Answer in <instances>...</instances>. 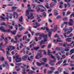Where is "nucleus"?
Wrapping results in <instances>:
<instances>
[{
	"instance_id": "nucleus-1",
	"label": "nucleus",
	"mask_w": 74,
	"mask_h": 74,
	"mask_svg": "<svg viewBox=\"0 0 74 74\" xmlns=\"http://www.w3.org/2000/svg\"><path fill=\"white\" fill-rule=\"evenodd\" d=\"M19 55L13 57V59L16 58L15 61L16 62H20L22 60L21 58L19 57Z\"/></svg>"
},
{
	"instance_id": "nucleus-2",
	"label": "nucleus",
	"mask_w": 74,
	"mask_h": 74,
	"mask_svg": "<svg viewBox=\"0 0 74 74\" xmlns=\"http://www.w3.org/2000/svg\"><path fill=\"white\" fill-rule=\"evenodd\" d=\"M45 38H44V40L41 41L40 43V45H41L42 44H44L46 41H47V34L44 35Z\"/></svg>"
},
{
	"instance_id": "nucleus-3",
	"label": "nucleus",
	"mask_w": 74,
	"mask_h": 74,
	"mask_svg": "<svg viewBox=\"0 0 74 74\" xmlns=\"http://www.w3.org/2000/svg\"><path fill=\"white\" fill-rule=\"evenodd\" d=\"M28 10H27L26 12V16H27L29 15V12L31 11V12H34V11L33 10H29L31 9V7H29L28 8Z\"/></svg>"
},
{
	"instance_id": "nucleus-4",
	"label": "nucleus",
	"mask_w": 74,
	"mask_h": 74,
	"mask_svg": "<svg viewBox=\"0 0 74 74\" xmlns=\"http://www.w3.org/2000/svg\"><path fill=\"white\" fill-rule=\"evenodd\" d=\"M14 49L15 47H14L9 46V47H8V48H6V49L8 50V51H10H10H12L13 49Z\"/></svg>"
},
{
	"instance_id": "nucleus-5",
	"label": "nucleus",
	"mask_w": 74,
	"mask_h": 74,
	"mask_svg": "<svg viewBox=\"0 0 74 74\" xmlns=\"http://www.w3.org/2000/svg\"><path fill=\"white\" fill-rule=\"evenodd\" d=\"M51 51L50 50H48L47 55H49V56H50L51 58H52V59H54V58H55V56H53V55H52V54H51Z\"/></svg>"
},
{
	"instance_id": "nucleus-6",
	"label": "nucleus",
	"mask_w": 74,
	"mask_h": 74,
	"mask_svg": "<svg viewBox=\"0 0 74 74\" xmlns=\"http://www.w3.org/2000/svg\"><path fill=\"white\" fill-rule=\"evenodd\" d=\"M21 35H17L15 37V41H14V43H18V42H19V41L18 40H17V37H21Z\"/></svg>"
},
{
	"instance_id": "nucleus-7",
	"label": "nucleus",
	"mask_w": 74,
	"mask_h": 74,
	"mask_svg": "<svg viewBox=\"0 0 74 74\" xmlns=\"http://www.w3.org/2000/svg\"><path fill=\"white\" fill-rule=\"evenodd\" d=\"M36 64L38 66H41L42 65H44L45 64V62H42L41 63H40L38 62H36Z\"/></svg>"
},
{
	"instance_id": "nucleus-8",
	"label": "nucleus",
	"mask_w": 74,
	"mask_h": 74,
	"mask_svg": "<svg viewBox=\"0 0 74 74\" xmlns=\"http://www.w3.org/2000/svg\"><path fill=\"white\" fill-rule=\"evenodd\" d=\"M73 23H74V21L73 19H71L70 20V22L69 23V24L70 26H72L73 25Z\"/></svg>"
},
{
	"instance_id": "nucleus-9",
	"label": "nucleus",
	"mask_w": 74,
	"mask_h": 74,
	"mask_svg": "<svg viewBox=\"0 0 74 74\" xmlns=\"http://www.w3.org/2000/svg\"><path fill=\"white\" fill-rule=\"evenodd\" d=\"M38 56H40V58H41V57L42 56V54H41L38 53L37 54L36 56L35 57L36 59H39V58L38 57Z\"/></svg>"
},
{
	"instance_id": "nucleus-10",
	"label": "nucleus",
	"mask_w": 74,
	"mask_h": 74,
	"mask_svg": "<svg viewBox=\"0 0 74 74\" xmlns=\"http://www.w3.org/2000/svg\"><path fill=\"white\" fill-rule=\"evenodd\" d=\"M15 15H16V19L17 18H18V13H17L14 12H13V16L14 18H15Z\"/></svg>"
},
{
	"instance_id": "nucleus-11",
	"label": "nucleus",
	"mask_w": 74,
	"mask_h": 74,
	"mask_svg": "<svg viewBox=\"0 0 74 74\" xmlns=\"http://www.w3.org/2000/svg\"><path fill=\"white\" fill-rule=\"evenodd\" d=\"M0 30H1L3 32H7V30L4 29V27L3 26L0 27Z\"/></svg>"
},
{
	"instance_id": "nucleus-12",
	"label": "nucleus",
	"mask_w": 74,
	"mask_h": 74,
	"mask_svg": "<svg viewBox=\"0 0 74 74\" xmlns=\"http://www.w3.org/2000/svg\"><path fill=\"white\" fill-rule=\"evenodd\" d=\"M68 30L70 31H68L66 33L67 34H70V33H71V32H72L73 30V28L71 27H70L69 29Z\"/></svg>"
},
{
	"instance_id": "nucleus-13",
	"label": "nucleus",
	"mask_w": 74,
	"mask_h": 74,
	"mask_svg": "<svg viewBox=\"0 0 74 74\" xmlns=\"http://www.w3.org/2000/svg\"><path fill=\"white\" fill-rule=\"evenodd\" d=\"M31 16H28V19H29L30 18H31L32 17V18H31V19H33V18H34V16H33V14L31 13Z\"/></svg>"
},
{
	"instance_id": "nucleus-14",
	"label": "nucleus",
	"mask_w": 74,
	"mask_h": 74,
	"mask_svg": "<svg viewBox=\"0 0 74 74\" xmlns=\"http://www.w3.org/2000/svg\"><path fill=\"white\" fill-rule=\"evenodd\" d=\"M28 57V56H27V55H25L24 56H23V60L24 61L25 60V59H27V58Z\"/></svg>"
},
{
	"instance_id": "nucleus-15",
	"label": "nucleus",
	"mask_w": 74,
	"mask_h": 74,
	"mask_svg": "<svg viewBox=\"0 0 74 74\" xmlns=\"http://www.w3.org/2000/svg\"><path fill=\"white\" fill-rule=\"evenodd\" d=\"M5 65H6V68L7 69H9V65H8V63H7V61H5Z\"/></svg>"
},
{
	"instance_id": "nucleus-16",
	"label": "nucleus",
	"mask_w": 74,
	"mask_h": 74,
	"mask_svg": "<svg viewBox=\"0 0 74 74\" xmlns=\"http://www.w3.org/2000/svg\"><path fill=\"white\" fill-rule=\"evenodd\" d=\"M71 38H69L66 39V41H67L68 42H71Z\"/></svg>"
},
{
	"instance_id": "nucleus-17",
	"label": "nucleus",
	"mask_w": 74,
	"mask_h": 74,
	"mask_svg": "<svg viewBox=\"0 0 74 74\" xmlns=\"http://www.w3.org/2000/svg\"><path fill=\"white\" fill-rule=\"evenodd\" d=\"M55 55L56 56V57L58 59V60H59L60 59V56H59L58 53H56V54Z\"/></svg>"
},
{
	"instance_id": "nucleus-18",
	"label": "nucleus",
	"mask_w": 74,
	"mask_h": 74,
	"mask_svg": "<svg viewBox=\"0 0 74 74\" xmlns=\"http://www.w3.org/2000/svg\"><path fill=\"white\" fill-rule=\"evenodd\" d=\"M63 62V60H61L60 61L58 62H57L56 64V65H58L59 64H60L61 63H62V62Z\"/></svg>"
},
{
	"instance_id": "nucleus-19",
	"label": "nucleus",
	"mask_w": 74,
	"mask_h": 74,
	"mask_svg": "<svg viewBox=\"0 0 74 74\" xmlns=\"http://www.w3.org/2000/svg\"><path fill=\"white\" fill-rule=\"evenodd\" d=\"M69 48L70 47H67V48H66V47L65 49H64V51H65V52H69V51H70V49L68 48Z\"/></svg>"
},
{
	"instance_id": "nucleus-20",
	"label": "nucleus",
	"mask_w": 74,
	"mask_h": 74,
	"mask_svg": "<svg viewBox=\"0 0 74 74\" xmlns=\"http://www.w3.org/2000/svg\"><path fill=\"white\" fill-rule=\"evenodd\" d=\"M70 53H71L70 54V55H72V54H73V53H74V49H72L70 51Z\"/></svg>"
},
{
	"instance_id": "nucleus-21",
	"label": "nucleus",
	"mask_w": 74,
	"mask_h": 74,
	"mask_svg": "<svg viewBox=\"0 0 74 74\" xmlns=\"http://www.w3.org/2000/svg\"><path fill=\"white\" fill-rule=\"evenodd\" d=\"M54 62V61L52 60H50V63H49L50 64H51V66H54V63H53L52 64H51V63H52V62Z\"/></svg>"
},
{
	"instance_id": "nucleus-22",
	"label": "nucleus",
	"mask_w": 74,
	"mask_h": 74,
	"mask_svg": "<svg viewBox=\"0 0 74 74\" xmlns=\"http://www.w3.org/2000/svg\"><path fill=\"white\" fill-rule=\"evenodd\" d=\"M52 32L51 31H49V32L48 36L49 37H51V35H52Z\"/></svg>"
},
{
	"instance_id": "nucleus-23",
	"label": "nucleus",
	"mask_w": 74,
	"mask_h": 74,
	"mask_svg": "<svg viewBox=\"0 0 74 74\" xmlns=\"http://www.w3.org/2000/svg\"><path fill=\"white\" fill-rule=\"evenodd\" d=\"M57 29H58V26H56L54 28L53 31L55 32L57 30Z\"/></svg>"
},
{
	"instance_id": "nucleus-24",
	"label": "nucleus",
	"mask_w": 74,
	"mask_h": 74,
	"mask_svg": "<svg viewBox=\"0 0 74 74\" xmlns=\"http://www.w3.org/2000/svg\"><path fill=\"white\" fill-rule=\"evenodd\" d=\"M57 29H58V26H56L54 28L53 31L55 32L57 30Z\"/></svg>"
},
{
	"instance_id": "nucleus-25",
	"label": "nucleus",
	"mask_w": 74,
	"mask_h": 74,
	"mask_svg": "<svg viewBox=\"0 0 74 74\" xmlns=\"http://www.w3.org/2000/svg\"><path fill=\"white\" fill-rule=\"evenodd\" d=\"M63 69L62 68H60V67H59L58 69V71H59L60 73H62V70Z\"/></svg>"
},
{
	"instance_id": "nucleus-26",
	"label": "nucleus",
	"mask_w": 74,
	"mask_h": 74,
	"mask_svg": "<svg viewBox=\"0 0 74 74\" xmlns=\"http://www.w3.org/2000/svg\"><path fill=\"white\" fill-rule=\"evenodd\" d=\"M56 5V4L53 3H51L50 4V7H53V6H54V5Z\"/></svg>"
},
{
	"instance_id": "nucleus-27",
	"label": "nucleus",
	"mask_w": 74,
	"mask_h": 74,
	"mask_svg": "<svg viewBox=\"0 0 74 74\" xmlns=\"http://www.w3.org/2000/svg\"><path fill=\"white\" fill-rule=\"evenodd\" d=\"M62 47H56V50H58V51H60V49H63Z\"/></svg>"
},
{
	"instance_id": "nucleus-28",
	"label": "nucleus",
	"mask_w": 74,
	"mask_h": 74,
	"mask_svg": "<svg viewBox=\"0 0 74 74\" xmlns=\"http://www.w3.org/2000/svg\"><path fill=\"white\" fill-rule=\"evenodd\" d=\"M23 19V17H22V16H21L20 18H19L18 21H19L20 22H22Z\"/></svg>"
},
{
	"instance_id": "nucleus-29",
	"label": "nucleus",
	"mask_w": 74,
	"mask_h": 74,
	"mask_svg": "<svg viewBox=\"0 0 74 74\" xmlns=\"http://www.w3.org/2000/svg\"><path fill=\"white\" fill-rule=\"evenodd\" d=\"M23 74H26V72H25V69L24 68L23 69Z\"/></svg>"
},
{
	"instance_id": "nucleus-30",
	"label": "nucleus",
	"mask_w": 74,
	"mask_h": 74,
	"mask_svg": "<svg viewBox=\"0 0 74 74\" xmlns=\"http://www.w3.org/2000/svg\"><path fill=\"white\" fill-rule=\"evenodd\" d=\"M46 28V31H47V32H49V29H48V27H44V28L43 29V30H45V29Z\"/></svg>"
},
{
	"instance_id": "nucleus-31",
	"label": "nucleus",
	"mask_w": 74,
	"mask_h": 74,
	"mask_svg": "<svg viewBox=\"0 0 74 74\" xmlns=\"http://www.w3.org/2000/svg\"><path fill=\"white\" fill-rule=\"evenodd\" d=\"M35 9H36V11L37 12H39L40 10V9L39 8H35Z\"/></svg>"
},
{
	"instance_id": "nucleus-32",
	"label": "nucleus",
	"mask_w": 74,
	"mask_h": 74,
	"mask_svg": "<svg viewBox=\"0 0 74 74\" xmlns=\"http://www.w3.org/2000/svg\"><path fill=\"white\" fill-rule=\"evenodd\" d=\"M38 6L39 7H42V8H44L45 10H46V9H45V8L44 6L43 5H38Z\"/></svg>"
},
{
	"instance_id": "nucleus-33",
	"label": "nucleus",
	"mask_w": 74,
	"mask_h": 74,
	"mask_svg": "<svg viewBox=\"0 0 74 74\" xmlns=\"http://www.w3.org/2000/svg\"><path fill=\"white\" fill-rule=\"evenodd\" d=\"M60 40L58 39V38L57 39V42H62V40H61V39L59 38Z\"/></svg>"
},
{
	"instance_id": "nucleus-34",
	"label": "nucleus",
	"mask_w": 74,
	"mask_h": 74,
	"mask_svg": "<svg viewBox=\"0 0 74 74\" xmlns=\"http://www.w3.org/2000/svg\"><path fill=\"white\" fill-rule=\"evenodd\" d=\"M42 61H43V62H46L47 61V58H42Z\"/></svg>"
},
{
	"instance_id": "nucleus-35",
	"label": "nucleus",
	"mask_w": 74,
	"mask_h": 74,
	"mask_svg": "<svg viewBox=\"0 0 74 74\" xmlns=\"http://www.w3.org/2000/svg\"><path fill=\"white\" fill-rule=\"evenodd\" d=\"M73 42H74L73 41L70 44H67V46H68V47H69L70 46H71V44H73Z\"/></svg>"
},
{
	"instance_id": "nucleus-36",
	"label": "nucleus",
	"mask_w": 74,
	"mask_h": 74,
	"mask_svg": "<svg viewBox=\"0 0 74 74\" xmlns=\"http://www.w3.org/2000/svg\"><path fill=\"white\" fill-rule=\"evenodd\" d=\"M16 30H14L13 31H12V34H15L16 33Z\"/></svg>"
},
{
	"instance_id": "nucleus-37",
	"label": "nucleus",
	"mask_w": 74,
	"mask_h": 74,
	"mask_svg": "<svg viewBox=\"0 0 74 74\" xmlns=\"http://www.w3.org/2000/svg\"><path fill=\"white\" fill-rule=\"evenodd\" d=\"M42 16H43L44 18H45V17H46V16H47L46 13H43Z\"/></svg>"
},
{
	"instance_id": "nucleus-38",
	"label": "nucleus",
	"mask_w": 74,
	"mask_h": 74,
	"mask_svg": "<svg viewBox=\"0 0 74 74\" xmlns=\"http://www.w3.org/2000/svg\"><path fill=\"white\" fill-rule=\"evenodd\" d=\"M54 37H57L58 38V39H59V40H60V39L59 38V35H58V34H56L54 36Z\"/></svg>"
},
{
	"instance_id": "nucleus-39",
	"label": "nucleus",
	"mask_w": 74,
	"mask_h": 74,
	"mask_svg": "<svg viewBox=\"0 0 74 74\" xmlns=\"http://www.w3.org/2000/svg\"><path fill=\"white\" fill-rule=\"evenodd\" d=\"M1 37L2 40H4V35L3 34L1 36Z\"/></svg>"
},
{
	"instance_id": "nucleus-40",
	"label": "nucleus",
	"mask_w": 74,
	"mask_h": 74,
	"mask_svg": "<svg viewBox=\"0 0 74 74\" xmlns=\"http://www.w3.org/2000/svg\"><path fill=\"white\" fill-rule=\"evenodd\" d=\"M67 34L66 33H64V36L66 38V37H67V36H66V34Z\"/></svg>"
},
{
	"instance_id": "nucleus-41",
	"label": "nucleus",
	"mask_w": 74,
	"mask_h": 74,
	"mask_svg": "<svg viewBox=\"0 0 74 74\" xmlns=\"http://www.w3.org/2000/svg\"><path fill=\"white\" fill-rule=\"evenodd\" d=\"M33 73H34V71H31V72H29L28 73L29 74H33Z\"/></svg>"
},
{
	"instance_id": "nucleus-42",
	"label": "nucleus",
	"mask_w": 74,
	"mask_h": 74,
	"mask_svg": "<svg viewBox=\"0 0 74 74\" xmlns=\"http://www.w3.org/2000/svg\"><path fill=\"white\" fill-rule=\"evenodd\" d=\"M29 31H30V32H31L32 36H33V33H34V32L32 31H31V30L30 29L29 30Z\"/></svg>"
},
{
	"instance_id": "nucleus-43",
	"label": "nucleus",
	"mask_w": 74,
	"mask_h": 74,
	"mask_svg": "<svg viewBox=\"0 0 74 74\" xmlns=\"http://www.w3.org/2000/svg\"><path fill=\"white\" fill-rule=\"evenodd\" d=\"M1 18V20H3V21H5V19H4V18L2 16H1L0 17Z\"/></svg>"
},
{
	"instance_id": "nucleus-44",
	"label": "nucleus",
	"mask_w": 74,
	"mask_h": 74,
	"mask_svg": "<svg viewBox=\"0 0 74 74\" xmlns=\"http://www.w3.org/2000/svg\"><path fill=\"white\" fill-rule=\"evenodd\" d=\"M12 10H15V9H16L17 7L15 6H12Z\"/></svg>"
},
{
	"instance_id": "nucleus-45",
	"label": "nucleus",
	"mask_w": 74,
	"mask_h": 74,
	"mask_svg": "<svg viewBox=\"0 0 74 74\" xmlns=\"http://www.w3.org/2000/svg\"><path fill=\"white\" fill-rule=\"evenodd\" d=\"M73 34L72 33H71V34H70L69 36H67V37H72V36H73Z\"/></svg>"
},
{
	"instance_id": "nucleus-46",
	"label": "nucleus",
	"mask_w": 74,
	"mask_h": 74,
	"mask_svg": "<svg viewBox=\"0 0 74 74\" xmlns=\"http://www.w3.org/2000/svg\"><path fill=\"white\" fill-rule=\"evenodd\" d=\"M50 69L51 70H55V68H54V67H50Z\"/></svg>"
},
{
	"instance_id": "nucleus-47",
	"label": "nucleus",
	"mask_w": 74,
	"mask_h": 74,
	"mask_svg": "<svg viewBox=\"0 0 74 74\" xmlns=\"http://www.w3.org/2000/svg\"><path fill=\"white\" fill-rule=\"evenodd\" d=\"M23 29H25V28H23V27H22L19 29V30H20V31H21V30H23Z\"/></svg>"
},
{
	"instance_id": "nucleus-48",
	"label": "nucleus",
	"mask_w": 74,
	"mask_h": 74,
	"mask_svg": "<svg viewBox=\"0 0 74 74\" xmlns=\"http://www.w3.org/2000/svg\"><path fill=\"white\" fill-rule=\"evenodd\" d=\"M1 61H4V58L3 57H1Z\"/></svg>"
},
{
	"instance_id": "nucleus-49",
	"label": "nucleus",
	"mask_w": 74,
	"mask_h": 74,
	"mask_svg": "<svg viewBox=\"0 0 74 74\" xmlns=\"http://www.w3.org/2000/svg\"><path fill=\"white\" fill-rule=\"evenodd\" d=\"M53 71H49L48 72V73L49 74H51V73H53Z\"/></svg>"
},
{
	"instance_id": "nucleus-50",
	"label": "nucleus",
	"mask_w": 74,
	"mask_h": 74,
	"mask_svg": "<svg viewBox=\"0 0 74 74\" xmlns=\"http://www.w3.org/2000/svg\"><path fill=\"white\" fill-rule=\"evenodd\" d=\"M63 19L64 21H67V18L66 17H64V18H63Z\"/></svg>"
},
{
	"instance_id": "nucleus-51",
	"label": "nucleus",
	"mask_w": 74,
	"mask_h": 74,
	"mask_svg": "<svg viewBox=\"0 0 74 74\" xmlns=\"http://www.w3.org/2000/svg\"><path fill=\"white\" fill-rule=\"evenodd\" d=\"M23 66H21V68H23V69H25V67L26 66V65L23 64Z\"/></svg>"
},
{
	"instance_id": "nucleus-52",
	"label": "nucleus",
	"mask_w": 74,
	"mask_h": 74,
	"mask_svg": "<svg viewBox=\"0 0 74 74\" xmlns=\"http://www.w3.org/2000/svg\"><path fill=\"white\" fill-rule=\"evenodd\" d=\"M35 2L36 3H39V4H40L41 3L40 2L38 1V0H35Z\"/></svg>"
},
{
	"instance_id": "nucleus-53",
	"label": "nucleus",
	"mask_w": 74,
	"mask_h": 74,
	"mask_svg": "<svg viewBox=\"0 0 74 74\" xmlns=\"http://www.w3.org/2000/svg\"><path fill=\"white\" fill-rule=\"evenodd\" d=\"M49 22H50V23H52V21L49 18L48 20Z\"/></svg>"
},
{
	"instance_id": "nucleus-54",
	"label": "nucleus",
	"mask_w": 74,
	"mask_h": 74,
	"mask_svg": "<svg viewBox=\"0 0 74 74\" xmlns=\"http://www.w3.org/2000/svg\"><path fill=\"white\" fill-rule=\"evenodd\" d=\"M39 49V47H37L34 48L35 50H37V49Z\"/></svg>"
},
{
	"instance_id": "nucleus-55",
	"label": "nucleus",
	"mask_w": 74,
	"mask_h": 74,
	"mask_svg": "<svg viewBox=\"0 0 74 74\" xmlns=\"http://www.w3.org/2000/svg\"><path fill=\"white\" fill-rule=\"evenodd\" d=\"M1 66L2 67H5V64H2Z\"/></svg>"
},
{
	"instance_id": "nucleus-56",
	"label": "nucleus",
	"mask_w": 74,
	"mask_h": 74,
	"mask_svg": "<svg viewBox=\"0 0 74 74\" xmlns=\"http://www.w3.org/2000/svg\"><path fill=\"white\" fill-rule=\"evenodd\" d=\"M40 37H39V40H41V37L42 36V35H41L40 36Z\"/></svg>"
},
{
	"instance_id": "nucleus-57",
	"label": "nucleus",
	"mask_w": 74,
	"mask_h": 74,
	"mask_svg": "<svg viewBox=\"0 0 74 74\" xmlns=\"http://www.w3.org/2000/svg\"><path fill=\"white\" fill-rule=\"evenodd\" d=\"M25 40H26V36H23V40H25Z\"/></svg>"
},
{
	"instance_id": "nucleus-58",
	"label": "nucleus",
	"mask_w": 74,
	"mask_h": 74,
	"mask_svg": "<svg viewBox=\"0 0 74 74\" xmlns=\"http://www.w3.org/2000/svg\"><path fill=\"white\" fill-rule=\"evenodd\" d=\"M60 5H62V4H63L64 3L63 2H62L61 1L60 2Z\"/></svg>"
},
{
	"instance_id": "nucleus-59",
	"label": "nucleus",
	"mask_w": 74,
	"mask_h": 74,
	"mask_svg": "<svg viewBox=\"0 0 74 74\" xmlns=\"http://www.w3.org/2000/svg\"><path fill=\"white\" fill-rule=\"evenodd\" d=\"M52 1H53L55 3H57V1L56 0H52Z\"/></svg>"
},
{
	"instance_id": "nucleus-60",
	"label": "nucleus",
	"mask_w": 74,
	"mask_h": 74,
	"mask_svg": "<svg viewBox=\"0 0 74 74\" xmlns=\"http://www.w3.org/2000/svg\"><path fill=\"white\" fill-rule=\"evenodd\" d=\"M63 30L64 31V32H66L67 29L66 28H64Z\"/></svg>"
},
{
	"instance_id": "nucleus-61",
	"label": "nucleus",
	"mask_w": 74,
	"mask_h": 74,
	"mask_svg": "<svg viewBox=\"0 0 74 74\" xmlns=\"http://www.w3.org/2000/svg\"><path fill=\"white\" fill-rule=\"evenodd\" d=\"M51 44L49 45H48V48H51Z\"/></svg>"
},
{
	"instance_id": "nucleus-62",
	"label": "nucleus",
	"mask_w": 74,
	"mask_h": 74,
	"mask_svg": "<svg viewBox=\"0 0 74 74\" xmlns=\"http://www.w3.org/2000/svg\"><path fill=\"white\" fill-rule=\"evenodd\" d=\"M4 40L5 41V44H7V38L5 39Z\"/></svg>"
},
{
	"instance_id": "nucleus-63",
	"label": "nucleus",
	"mask_w": 74,
	"mask_h": 74,
	"mask_svg": "<svg viewBox=\"0 0 74 74\" xmlns=\"http://www.w3.org/2000/svg\"><path fill=\"white\" fill-rule=\"evenodd\" d=\"M1 25H3V26H5V24L4 23H1Z\"/></svg>"
},
{
	"instance_id": "nucleus-64",
	"label": "nucleus",
	"mask_w": 74,
	"mask_h": 74,
	"mask_svg": "<svg viewBox=\"0 0 74 74\" xmlns=\"http://www.w3.org/2000/svg\"><path fill=\"white\" fill-rule=\"evenodd\" d=\"M72 16H73V17H74V13H73L71 14V15L70 18H71Z\"/></svg>"
}]
</instances>
